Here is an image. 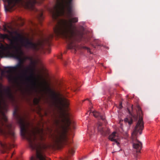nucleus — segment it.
<instances>
[{
	"label": "nucleus",
	"mask_w": 160,
	"mask_h": 160,
	"mask_svg": "<svg viewBox=\"0 0 160 160\" xmlns=\"http://www.w3.org/2000/svg\"><path fill=\"white\" fill-rule=\"evenodd\" d=\"M17 35L12 37L10 44H7L6 46L2 44L0 45V74L1 76H5L12 84H18L19 81H25L36 87V79L34 76L33 68L30 65L25 67L23 65L24 61L22 58L24 53L18 46V38H20L22 46L37 52L43 45H49L50 40L54 35L51 34L37 43L33 42V38H23L20 34L17 33Z\"/></svg>",
	"instance_id": "obj_1"
},
{
	"label": "nucleus",
	"mask_w": 160,
	"mask_h": 160,
	"mask_svg": "<svg viewBox=\"0 0 160 160\" xmlns=\"http://www.w3.org/2000/svg\"><path fill=\"white\" fill-rule=\"evenodd\" d=\"M92 114L95 118H100L101 119L103 120L105 119V117L101 115L99 112L96 111H94L92 112L91 113V115Z\"/></svg>",
	"instance_id": "obj_13"
},
{
	"label": "nucleus",
	"mask_w": 160,
	"mask_h": 160,
	"mask_svg": "<svg viewBox=\"0 0 160 160\" xmlns=\"http://www.w3.org/2000/svg\"><path fill=\"white\" fill-rule=\"evenodd\" d=\"M132 109H133V105H132Z\"/></svg>",
	"instance_id": "obj_25"
},
{
	"label": "nucleus",
	"mask_w": 160,
	"mask_h": 160,
	"mask_svg": "<svg viewBox=\"0 0 160 160\" xmlns=\"http://www.w3.org/2000/svg\"><path fill=\"white\" fill-rule=\"evenodd\" d=\"M0 146L3 149L2 151V153H4L5 152L6 150L8 149L9 148V146H8L6 143L4 142H2L0 140Z\"/></svg>",
	"instance_id": "obj_12"
},
{
	"label": "nucleus",
	"mask_w": 160,
	"mask_h": 160,
	"mask_svg": "<svg viewBox=\"0 0 160 160\" xmlns=\"http://www.w3.org/2000/svg\"><path fill=\"white\" fill-rule=\"evenodd\" d=\"M74 90L75 91H76L77 90V89H75Z\"/></svg>",
	"instance_id": "obj_27"
},
{
	"label": "nucleus",
	"mask_w": 160,
	"mask_h": 160,
	"mask_svg": "<svg viewBox=\"0 0 160 160\" xmlns=\"http://www.w3.org/2000/svg\"><path fill=\"white\" fill-rule=\"evenodd\" d=\"M93 44V46L95 48H96L95 46H100L101 45L100 42L98 40H95L94 41Z\"/></svg>",
	"instance_id": "obj_14"
},
{
	"label": "nucleus",
	"mask_w": 160,
	"mask_h": 160,
	"mask_svg": "<svg viewBox=\"0 0 160 160\" xmlns=\"http://www.w3.org/2000/svg\"><path fill=\"white\" fill-rule=\"evenodd\" d=\"M27 59L30 60L31 58H30V57H28V56H27V57H25V58H24V60H27Z\"/></svg>",
	"instance_id": "obj_21"
},
{
	"label": "nucleus",
	"mask_w": 160,
	"mask_h": 160,
	"mask_svg": "<svg viewBox=\"0 0 160 160\" xmlns=\"http://www.w3.org/2000/svg\"><path fill=\"white\" fill-rule=\"evenodd\" d=\"M118 138V134L115 132H113L108 137L109 140L111 141L114 142H116L117 144H119V143L117 141Z\"/></svg>",
	"instance_id": "obj_10"
},
{
	"label": "nucleus",
	"mask_w": 160,
	"mask_h": 160,
	"mask_svg": "<svg viewBox=\"0 0 160 160\" xmlns=\"http://www.w3.org/2000/svg\"><path fill=\"white\" fill-rule=\"evenodd\" d=\"M128 112H129V113L130 114H131V112H130V111L128 109Z\"/></svg>",
	"instance_id": "obj_24"
},
{
	"label": "nucleus",
	"mask_w": 160,
	"mask_h": 160,
	"mask_svg": "<svg viewBox=\"0 0 160 160\" xmlns=\"http://www.w3.org/2000/svg\"><path fill=\"white\" fill-rule=\"evenodd\" d=\"M13 116L19 126L21 136L27 140L30 148L32 150L36 151V157L32 156L30 160H46V156L41 150L42 148L41 144L36 142L37 134L39 135L40 140L43 141L44 139L43 129L39 128L32 130L29 129L28 126L29 123L27 122L26 116L19 113L18 109L17 108H15L13 111Z\"/></svg>",
	"instance_id": "obj_3"
},
{
	"label": "nucleus",
	"mask_w": 160,
	"mask_h": 160,
	"mask_svg": "<svg viewBox=\"0 0 160 160\" xmlns=\"http://www.w3.org/2000/svg\"><path fill=\"white\" fill-rule=\"evenodd\" d=\"M69 112L62 113L59 116V118H55L53 124L56 127V134L53 136L52 141L54 145L59 147L67 141V131L63 127V125L66 126L70 130L74 129L75 126L74 122L70 119Z\"/></svg>",
	"instance_id": "obj_5"
},
{
	"label": "nucleus",
	"mask_w": 160,
	"mask_h": 160,
	"mask_svg": "<svg viewBox=\"0 0 160 160\" xmlns=\"http://www.w3.org/2000/svg\"><path fill=\"white\" fill-rule=\"evenodd\" d=\"M14 100L11 88L0 83V135L5 138L10 136L12 139L16 137L14 128L8 122L5 113L8 110V100L13 102Z\"/></svg>",
	"instance_id": "obj_4"
},
{
	"label": "nucleus",
	"mask_w": 160,
	"mask_h": 160,
	"mask_svg": "<svg viewBox=\"0 0 160 160\" xmlns=\"http://www.w3.org/2000/svg\"><path fill=\"white\" fill-rule=\"evenodd\" d=\"M69 153L72 155L74 152V151L72 149H70L68 151Z\"/></svg>",
	"instance_id": "obj_18"
},
{
	"label": "nucleus",
	"mask_w": 160,
	"mask_h": 160,
	"mask_svg": "<svg viewBox=\"0 0 160 160\" xmlns=\"http://www.w3.org/2000/svg\"><path fill=\"white\" fill-rule=\"evenodd\" d=\"M120 108H122V103H121L120 104Z\"/></svg>",
	"instance_id": "obj_23"
},
{
	"label": "nucleus",
	"mask_w": 160,
	"mask_h": 160,
	"mask_svg": "<svg viewBox=\"0 0 160 160\" xmlns=\"http://www.w3.org/2000/svg\"><path fill=\"white\" fill-rule=\"evenodd\" d=\"M42 91L48 94L52 98L54 104L60 108H67L69 103L67 99L64 97H60V94H58L51 89L47 82L44 80L41 83Z\"/></svg>",
	"instance_id": "obj_6"
},
{
	"label": "nucleus",
	"mask_w": 160,
	"mask_h": 160,
	"mask_svg": "<svg viewBox=\"0 0 160 160\" xmlns=\"http://www.w3.org/2000/svg\"><path fill=\"white\" fill-rule=\"evenodd\" d=\"M98 131L102 135L105 136L109 134V129L102 127V123H101L98 124Z\"/></svg>",
	"instance_id": "obj_8"
},
{
	"label": "nucleus",
	"mask_w": 160,
	"mask_h": 160,
	"mask_svg": "<svg viewBox=\"0 0 160 160\" xmlns=\"http://www.w3.org/2000/svg\"><path fill=\"white\" fill-rule=\"evenodd\" d=\"M133 147L137 152H140L142 148V143L137 140L133 144Z\"/></svg>",
	"instance_id": "obj_9"
},
{
	"label": "nucleus",
	"mask_w": 160,
	"mask_h": 160,
	"mask_svg": "<svg viewBox=\"0 0 160 160\" xmlns=\"http://www.w3.org/2000/svg\"><path fill=\"white\" fill-rule=\"evenodd\" d=\"M62 58V55L60 54L58 56V58L60 59H61Z\"/></svg>",
	"instance_id": "obj_22"
},
{
	"label": "nucleus",
	"mask_w": 160,
	"mask_h": 160,
	"mask_svg": "<svg viewBox=\"0 0 160 160\" xmlns=\"http://www.w3.org/2000/svg\"><path fill=\"white\" fill-rule=\"evenodd\" d=\"M124 122L126 123H128L129 125H130L132 122V119H129L128 118H126L124 119Z\"/></svg>",
	"instance_id": "obj_15"
},
{
	"label": "nucleus",
	"mask_w": 160,
	"mask_h": 160,
	"mask_svg": "<svg viewBox=\"0 0 160 160\" xmlns=\"http://www.w3.org/2000/svg\"><path fill=\"white\" fill-rule=\"evenodd\" d=\"M83 48L87 50L88 52H89L91 54V52L90 51V49L88 47H83Z\"/></svg>",
	"instance_id": "obj_20"
},
{
	"label": "nucleus",
	"mask_w": 160,
	"mask_h": 160,
	"mask_svg": "<svg viewBox=\"0 0 160 160\" xmlns=\"http://www.w3.org/2000/svg\"><path fill=\"white\" fill-rule=\"evenodd\" d=\"M72 0H57V4L52 8L49 9V11L53 21L57 22L53 28L54 35L61 36L68 43V49H74L76 51L74 41L80 42L84 39L83 32L80 31L74 32L76 27L72 23L78 22V18H73L66 20L59 18L65 15V8L68 17H70L72 16Z\"/></svg>",
	"instance_id": "obj_2"
},
{
	"label": "nucleus",
	"mask_w": 160,
	"mask_h": 160,
	"mask_svg": "<svg viewBox=\"0 0 160 160\" xmlns=\"http://www.w3.org/2000/svg\"><path fill=\"white\" fill-rule=\"evenodd\" d=\"M31 23H32V25L34 24V23H33L32 22H31Z\"/></svg>",
	"instance_id": "obj_26"
},
{
	"label": "nucleus",
	"mask_w": 160,
	"mask_h": 160,
	"mask_svg": "<svg viewBox=\"0 0 160 160\" xmlns=\"http://www.w3.org/2000/svg\"><path fill=\"white\" fill-rule=\"evenodd\" d=\"M3 30L4 31H5V32H9V30L8 29L6 26V25H3Z\"/></svg>",
	"instance_id": "obj_17"
},
{
	"label": "nucleus",
	"mask_w": 160,
	"mask_h": 160,
	"mask_svg": "<svg viewBox=\"0 0 160 160\" xmlns=\"http://www.w3.org/2000/svg\"><path fill=\"white\" fill-rule=\"evenodd\" d=\"M1 37L3 39H9V36L7 34H1Z\"/></svg>",
	"instance_id": "obj_16"
},
{
	"label": "nucleus",
	"mask_w": 160,
	"mask_h": 160,
	"mask_svg": "<svg viewBox=\"0 0 160 160\" xmlns=\"http://www.w3.org/2000/svg\"><path fill=\"white\" fill-rule=\"evenodd\" d=\"M33 102L35 104H37L38 103V100L37 98H35L33 100Z\"/></svg>",
	"instance_id": "obj_19"
},
{
	"label": "nucleus",
	"mask_w": 160,
	"mask_h": 160,
	"mask_svg": "<svg viewBox=\"0 0 160 160\" xmlns=\"http://www.w3.org/2000/svg\"><path fill=\"white\" fill-rule=\"evenodd\" d=\"M137 111L138 115H139V118L132 133V135L134 136V138H137L136 136L138 133L139 134H141L142 131L144 128V123L142 118L141 116L142 111L141 108L139 106H137Z\"/></svg>",
	"instance_id": "obj_7"
},
{
	"label": "nucleus",
	"mask_w": 160,
	"mask_h": 160,
	"mask_svg": "<svg viewBox=\"0 0 160 160\" xmlns=\"http://www.w3.org/2000/svg\"><path fill=\"white\" fill-rule=\"evenodd\" d=\"M37 12V17L38 20L39 21L40 23L43 19V11L42 10H36Z\"/></svg>",
	"instance_id": "obj_11"
}]
</instances>
